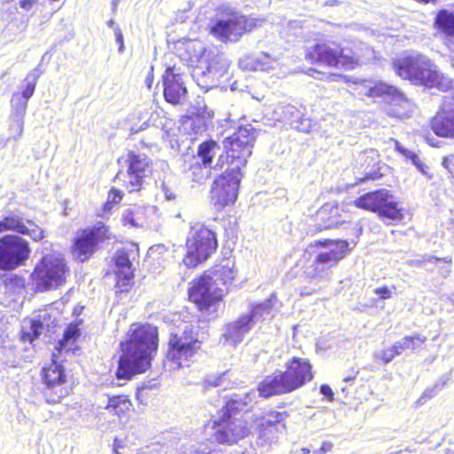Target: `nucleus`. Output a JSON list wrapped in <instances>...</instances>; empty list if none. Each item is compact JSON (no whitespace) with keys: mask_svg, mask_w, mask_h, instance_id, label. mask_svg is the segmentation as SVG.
Instances as JSON below:
<instances>
[{"mask_svg":"<svg viewBox=\"0 0 454 454\" xmlns=\"http://www.w3.org/2000/svg\"><path fill=\"white\" fill-rule=\"evenodd\" d=\"M145 387H138L136 391V398L138 402L142 403L144 399Z\"/></svg>","mask_w":454,"mask_h":454,"instance_id":"nucleus-53","label":"nucleus"},{"mask_svg":"<svg viewBox=\"0 0 454 454\" xmlns=\"http://www.w3.org/2000/svg\"><path fill=\"white\" fill-rule=\"evenodd\" d=\"M218 248L215 231L205 224L192 225L185 239L183 263L188 269H195L206 262Z\"/></svg>","mask_w":454,"mask_h":454,"instance_id":"nucleus-10","label":"nucleus"},{"mask_svg":"<svg viewBox=\"0 0 454 454\" xmlns=\"http://www.w3.org/2000/svg\"><path fill=\"white\" fill-rule=\"evenodd\" d=\"M217 147L215 140H207L200 143L198 146L197 154L201 159L203 165L210 167L213 162V151Z\"/></svg>","mask_w":454,"mask_h":454,"instance_id":"nucleus-33","label":"nucleus"},{"mask_svg":"<svg viewBox=\"0 0 454 454\" xmlns=\"http://www.w3.org/2000/svg\"><path fill=\"white\" fill-rule=\"evenodd\" d=\"M359 373V370L355 367H350L343 377V381L351 382L355 380Z\"/></svg>","mask_w":454,"mask_h":454,"instance_id":"nucleus-45","label":"nucleus"},{"mask_svg":"<svg viewBox=\"0 0 454 454\" xmlns=\"http://www.w3.org/2000/svg\"><path fill=\"white\" fill-rule=\"evenodd\" d=\"M226 72L223 54L212 49H204L193 68V76L201 87H211Z\"/></svg>","mask_w":454,"mask_h":454,"instance_id":"nucleus-18","label":"nucleus"},{"mask_svg":"<svg viewBox=\"0 0 454 454\" xmlns=\"http://www.w3.org/2000/svg\"><path fill=\"white\" fill-rule=\"evenodd\" d=\"M230 141H223V150L219 155L217 165L221 169L224 168L226 171L232 173H242L241 168L247 163V158L252 155L250 151H240L239 149H232Z\"/></svg>","mask_w":454,"mask_h":454,"instance_id":"nucleus-21","label":"nucleus"},{"mask_svg":"<svg viewBox=\"0 0 454 454\" xmlns=\"http://www.w3.org/2000/svg\"><path fill=\"white\" fill-rule=\"evenodd\" d=\"M123 197L124 193L121 191L112 187L108 191L107 199L103 205V212L105 214H109L115 207H118L121 204Z\"/></svg>","mask_w":454,"mask_h":454,"instance_id":"nucleus-35","label":"nucleus"},{"mask_svg":"<svg viewBox=\"0 0 454 454\" xmlns=\"http://www.w3.org/2000/svg\"><path fill=\"white\" fill-rule=\"evenodd\" d=\"M353 205L360 209L376 214L380 218L400 222L404 217V209L391 191L380 188L367 192L357 197Z\"/></svg>","mask_w":454,"mask_h":454,"instance_id":"nucleus-14","label":"nucleus"},{"mask_svg":"<svg viewBox=\"0 0 454 454\" xmlns=\"http://www.w3.org/2000/svg\"><path fill=\"white\" fill-rule=\"evenodd\" d=\"M36 4L37 0H20L19 3L20 7L25 11H30Z\"/></svg>","mask_w":454,"mask_h":454,"instance_id":"nucleus-47","label":"nucleus"},{"mask_svg":"<svg viewBox=\"0 0 454 454\" xmlns=\"http://www.w3.org/2000/svg\"><path fill=\"white\" fill-rule=\"evenodd\" d=\"M392 289H395V286H392L391 288H389L387 286H380L374 289V294H377L380 299L382 300H387L392 297Z\"/></svg>","mask_w":454,"mask_h":454,"instance_id":"nucleus-42","label":"nucleus"},{"mask_svg":"<svg viewBox=\"0 0 454 454\" xmlns=\"http://www.w3.org/2000/svg\"><path fill=\"white\" fill-rule=\"evenodd\" d=\"M434 26L436 31L445 39V44L449 45L454 38V12L441 9L437 12Z\"/></svg>","mask_w":454,"mask_h":454,"instance_id":"nucleus-28","label":"nucleus"},{"mask_svg":"<svg viewBox=\"0 0 454 454\" xmlns=\"http://www.w3.org/2000/svg\"><path fill=\"white\" fill-rule=\"evenodd\" d=\"M31 254L27 240L6 234L0 238V270L12 271L26 264Z\"/></svg>","mask_w":454,"mask_h":454,"instance_id":"nucleus-17","label":"nucleus"},{"mask_svg":"<svg viewBox=\"0 0 454 454\" xmlns=\"http://www.w3.org/2000/svg\"><path fill=\"white\" fill-rule=\"evenodd\" d=\"M5 288L16 289L25 287V278L18 274L11 275L4 279Z\"/></svg>","mask_w":454,"mask_h":454,"instance_id":"nucleus-41","label":"nucleus"},{"mask_svg":"<svg viewBox=\"0 0 454 454\" xmlns=\"http://www.w3.org/2000/svg\"><path fill=\"white\" fill-rule=\"evenodd\" d=\"M70 277L71 269L65 256L52 252L41 257L29 278L34 289L43 293L66 286Z\"/></svg>","mask_w":454,"mask_h":454,"instance_id":"nucleus-8","label":"nucleus"},{"mask_svg":"<svg viewBox=\"0 0 454 454\" xmlns=\"http://www.w3.org/2000/svg\"><path fill=\"white\" fill-rule=\"evenodd\" d=\"M350 251L349 242L342 239H320L309 243L296 262L301 277L309 284L301 294L312 295L320 292V283L331 280L332 269L346 258Z\"/></svg>","mask_w":454,"mask_h":454,"instance_id":"nucleus-3","label":"nucleus"},{"mask_svg":"<svg viewBox=\"0 0 454 454\" xmlns=\"http://www.w3.org/2000/svg\"><path fill=\"white\" fill-rule=\"evenodd\" d=\"M115 37H116V41L119 44V51L121 52L124 50V39H123V35L120 29L115 30Z\"/></svg>","mask_w":454,"mask_h":454,"instance_id":"nucleus-50","label":"nucleus"},{"mask_svg":"<svg viewBox=\"0 0 454 454\" xmlns=\"http://www.w3.org/2000/svg\"><path fill=\"white\" fill-rule=\"evenodd\" d=\"M248 395L241 396L232 394L224 397L223 405L217 411V417L208 420L205 427L214 429L215 442L222 445L238 443L250 434L247 421H239L238 416L247 411Z\"/></svg>","mask_w":454,"mask_h":454,"instance_id":"nucleus-4","label":"nucleus"},{"mask_svg":"<svg viewBox=\"0 0 454 454\" xmlns=\"http://www.w3.org/2000/svg\"><path fill=\"white\" fill-rule=\"evenodd\" d=\"M313 72H315L317 74H321L319 71H317V70H313Z\"/></svg>","mask_w":454,"mask_h":454,"instance_id":"nucleus-58","label":"nucleus"},{"mask_svg":"<svg viewBox=\"0 0 454 454\" xmlns=\"http://www.w3.org/2000/svg\"><path fill=\"white\" fill-rule=\"evenodd\" d=\"M139 256V248L136 245L117 249L111 258L112 269L106 275L114 276V290L116 297L130 293L135 286V269L133 261Z\"/></svg>","mask_w":454,"mask_h":454,"instance_id":"nucleus-13","label":"nucleus"},{"mask_svg":"<svg viewBox=\"0 0 454 454\" xmlns=\"http://www.w3.org/2000/svg\"><path fill=\"white\" fill-rule=\"evenodd\" d=\"M342 78V75L336 73H329L325 75V80L329 82L338 81Z\"/></svg>","mask_w":454,"mask_h":454,"instance_id":"nucleus-52","label":"nucleus"},{"mask_svg":"<svg viewBox=\"0 0 454 454\" xmlns=\"http://www.w3.org/2000/svg\"><path fill=\"white\" fill-rule=\"evenodd\" d=\"M417 167V168L423 174H426V170H425V168L426 166L422 163V161L420 160L419 163H417L415 165Z\"/></svg>","mask_w":454,"mask_h":454,"instance_id":"nucleus-55","label":"nucleus"},{"mask_svg":"<svg viewBox=\"0 0 454 454\" xmlns=\"http://www.w3.org/2000/svg\"><path fill=\"white\" fill-rule=\"evenodd\" d=\"M408 159L411 160L414 165H416L417 163H419L420 161L419 156L413 152L411 153V155Z\"/></svg>","mask_w":454,"mask_h":454,"instance_id":"nucleus-54","label":"nucleus"},{"mask_svg":"<svg viewBox=\"0 0 454 454\" xmlns=\"http://www.w3.org/2000/svg\"><path fill=\"white\" fill-rule=\"evenodd\" d=\"M42 327V323L38 320H33L30 325V329L28 332H22L21 340L23 341H28L32 343L35 339H37L40 335V328Z\"/></svg>","mask_w":454,"mask_h":454,"instance_id":"nucleus-38","label":"nucleus"},{"mask_svg":"<svg viewBox=\"0 0 454 454\" xmlns=\"http://www.w3.org/2000/svg\"><path fill=\"white\" fill-rule=\"evenodd\" d=\"M383 174L381 173L380 168L372 169L369 172H366L363 176L356 177L354 185H359L370 181H377L383 177Z\"/></svg>","mask_w":454,"mask_h":454,"instance_id":"nucleus-39","label":"nucleus"},{"mask_svg":"<svg viewBox=\"0 0 454 454\" xmlns=\"http://www.w3.org/2000/svg\"><path fill=\"white\" fill-rule=\"evenodd\" d=\"M402 353L396 348V342L390 348L383 349L380 355L377 356V359L381 361L383 364L390 363L395 356H400Z\"/></svg>","mask_w":454,"mask_h":454,"instance_id":"nucleus-40","label":"nucleus"},{"mask_svg":"<svg viewBox=\"0 0 454 454\" xmlns=\"http://www.w3.org/2000/svg\"><path fill=\"white\" fill-rule=\"evenodd\" d=\"M223 141L232 142V149H239V152H253V148L255 143L254 129L251 126H240L233 134L226 137Z\"/></svg>","mask_w":454,"mask_h":454,"instance_id":"nucleus-26","label":"nucleus"},{"mask_svg":"<svg viewBox=\"0 0 454 454\" xmlns=\"http://www.w3.org/2000/svg\"><path fill=\"white\" fill-rule=\"evenodd\" d=\"M365 95L368 98H395L401 96L400 91L395 86L387 84L383 82H376L372 86L369 87Z\"/></svg>","mask_w":454,"mask_h":454,"instance_id":"nucleus-30","label":"nucleus"},{"mask_svg":"<svg viewBox=\"0 0 454 454\" xmlns=\"http://www.w3.org/2000/svg\"><path fill=\"white\" fill-rule=\"evenodd\" d=\"M427 338L421 334L408 335L403 337L401 340L396 341V348L403 353L404 350H411V352H418L422 348V346L427 342Z\"/></svg>","mask_w":454,"mask_h":454,"instance_id":"nucleus-31","label":"nucleus"},{"mask_svg":"<svg viewBox=\"0 0 454 454\" xmlns=\"http://www.w3.org/2000/svg\"><path fill=\"white\" fill-rule=\"evenodd\" d=\"M301 451L304 453V454H308L309 452V449H306V448H303L301 450Z\"/></svg>","mask_w":454,"mask_h":454,"instance_id":"nucleus-57","label":"nucleus"},{"mask_svg":"<svg viewBox=\"0 0 454 454\" xmlns=\"http://www.w3.org/2000/svg\"><path fill=\"white\" fill-rule=\"evenodd\" d=\"M429 125L437 137L454 139V108L437 111L431 118Z\"/></svg>","mask_w":454,"mask_h":454,"instance_id":"nucleus-24","label":"nucleus"},{"mask_svg":"<svg viewBox=\"0 0 454 454\" xmlns=\"http://www.w3.org/2000/svg\"><path fill=\"white\" fill-rule=\"evenodd\" d=\"M37 77L34 74H28L26 76V87L21 93L15 92L11 98L12 106L17 110H25L27 107V100L33 96L36 85Z\"/></svg>","mask_w":454,"mask_h":454,"instance_id":"nucleus-29","label":"nucleus"},{"mask_svg":"<svg viewBox=\"0 0 454 454\" xmlns=\"http://www.w3.org/2000/svg\"><path fill=\"white\" fill-rule=\"evenodd\" d=\"M208 168L209 167L196 162L189 167L187 170L188 176L194 184H205L210 176V170Z\"/></svg>","mask_w":454,"mask_h":454,"instance_id":"nucleus-32","label":"nucleus"},{"mask_svg":"<svg viewBox=\"0 0 454 454\" xmlns=\"http://www.w3.org/2000/svg\"><path fill=\"white\" fill-rule=\"evenodd\" d=\"M320 393L325 396H327L330 400L333 398V393L332 388L324 384L320 387Z\"/></svg>","mask_w":454,"mask_h":454,"instance_id":"nucleus-49","label":"nucleus"},{"mask_svg":"<svg viewBox=\"0 0 454 454\" xmlns=\"http://www.w3.org/2000/svg\"><path fill=\"white\" fill-rule=\"evenodd\" d=\"M127 162L126 174L118 172L114 179L121 181L129 192H139L145 177L150 172L151 161L146 155L130 151L127 154Z\"/></svg>","mask_w":454,"mask_h":454,"instance_id":"nucleus-19","label":"nucleus"},{"mask_svg":"<svg viewBox=\"0 0 454 454\" xmlns=\"http://www.w3.org/2000/svg\"><path fill=\"white\" fill-rule=\"evenodd\" d=\"M333 449V444L329 441H325L322 443L319 449L314 451L315 454H325L330 452Z\"/></svg>","mask_w":454,"mask_h":454,"instance_id":"nucleus-46","label":"nucleus"},{"mask_svg":"<svg viewBox=\"0 0 454 454\" xmlns=\"http://www.w3.org/2000/svg\"><path fill=\"white\" fill-rule=\"evenodd\" d=\"M105 409L119 419H127L134 411V405L129 395L125 394L107 395Z\"/></svg>","mask_w":454,"mask_h":454,"instance_id":"nucleus-25","label":"nucleus"},{"mask_svg":"<svg viewBox=\"0 0 454 454\" xmlns=\"http://www.w3.org/2000/svg\"><path fill=\"white\" fill-rule=\"evenodd\" d=\"M395 148L400 154L404 156L406 159H408L411 153H412L411 151L401 145L398 142H395Z\"/></svg>","mask_w":454,"mask_h":454,"instance_id":"nucleus-48","label":"nucleus"},{"mask_svg":"<svg viewBox=\"0 0 454 454\" xmlns=\"http://www.w3.org/2000/svg\"><path fill=\"white\" fill-rule=\"evenodd\" d=\"M5 231L27 236L35 242L41 241L45 236L44 230L34 221L25 219L14 213H10L0 220V233Z\"/></svg>","mask_w":454,"mask_h":454,"instance_id":"nucleus-20","label":"nucleus"},{"mask_svg":"<svg viewBox=\"0 0 454 454\" xmlns=\"http://www.w3.org/2000/svg\"><path fill=\"white\" fill-rule=\"evenodd\" d=\"M392 67L396 75L413 84L447 91L450 81L441 73L430 59L422 53H409L393 60Z\"/></svg>","mask_w":454,"mask_h":454,"instance_id":"nucleus-7","label":"nucleus"},{"mask_svg":"<svg viewBox=\"0 0 454 454\" xmlns=\"http://www.w3.org/2000/svg\"><path fill=\"white\" fill-rule=\"evenodd\" d=\"M221 13L227 16V19L216 20L208 32L223 43L239 42L244 35L252 32L262 23L261 19L239 14L231 9H224Z\"/></svg>","mask_w":454,"mask_h":454,"instance_id":"nucleus-12","label":"nucleus"},{"mask_svg":"<svg viewBox=\"0 0 454 454\" xmlns=\"http://www.w3.org/2000/svg\"><path fill=\"white\" fill-rule=\"evenodd\" d=\"M122 223L125 226H137L138 223L135 220V212L132 209H128L122 216Z\"/></svg>","mask_w":454,"mask_h":454,"instance_id":"nucleus-43","label":"nucleus"},{"mask_svg":"<svg viewBox=\"0 0 454 454\" xmlns=\"http://www.w3.org/2000/svg\"><path fill=\"white\" fill-rule=\"evenodd\" d=\"M285 416V412L271 410L263 415L255 417L254 421L258 436L260 438L265 437L269 433L272 432L284 420Z\"/></svg>","mask_w":454,"mask_h":454,"instance_id":"nucleus-27","label":"nucleus"},{"mask_svg":"<svg viewBox=\"0 0 454 454\" xmlns=\"http://www.w3.org/2000/svg\"><path fill=\"white\" fill-rule=\"evenodd\" d=\"M164 85L163 95L168 103L178 105L186 94V88L184 86L179 74L174 73V67H167L163 75Z\"/></svg>","mask_w":454,"mask_h":454,"instance_id":"nucleus-22","label":"nucleus"},{"mask_svg":"<svg viewBox=\"0 0 454 454\" xmlns=\"http://www.w3.org/2000/svg\"><path fill=\"white\" fill-rule=\"evenodd\" d=\"M109 225L100 223L77 230L71 239L69 252L77 262H86L100 250L103 244L114 239Z\"/></svg>","mask_w":454,"mask_h":454,"instance_id":"nucleus-11","label":"nucleus"},{"mask_svg":"<svg viewBox=\"0 0 454 454\" xmlns=\"http://www.w3.org/2000/svg\"><path fill=\"white\" fill-rule=\"evenodd\" d=\"M235 263L222 258L194 277L187 287V301L203 317L215 318L225 308V297L234 286Z\"/></svg>","mask_w":454,"mask_h":454,"instance_id":"nucleus-1","label":"nucleus"},{"mask_svg":"<svg viewBox=\"0 0 454 454\" xmlns=\"http://www.w3.org/2000/svg\"><path fill=\"white\" fill-rule=\"evenodd\" d=\"M273 63L274 58L271 55L262 52L252 59L251 67L254 70L268 71L272 67Z\"/></svg>","mask_w":454,"mask_h":454,"instance_id":"nucleus-36","label":"nucleus"},{"mask_svg":"<svg viewBox=\"0 0 454 454\" xmlns=\"http://www.w3.org/2000/svg\"><path fill=\"white\" fill-rule=\"evenodd\" d=\"M160 345L158 327L149 323H133L119 344L121 351L115 377L130 380L150 371Z\"/></svg>","mask_w":454,"mask_h":454,"instance_id":"nucleus-2","label":"nucleus"},{"mask_svg":"<svg viewBox=\"0 0 454 454\" xmlns=\"http://www.w3.org/2000/svg\"><path fill=\"white\" fill-rule=\"evenodd\" d=\"M153 80H154V75H153V67H152L150 73L147 74V76L145 78V83H146V86L148 89L152 88Z\"/></svg>","mask_w":454,"mask_h":454,"instance_id":"nucleus-51","label":"nucleus"},{"mask_svg":"<svg viewBox=\"0 0 454 454\" xmlns=\"http://www.w3.org/2000/svg\"><path fill=\"white\" fill-rule=\"evenodd\" d=\"M119 447H120V445H114V450L115 454H121V452L118 451Z\"/></svg>","mask_w":454,"mask_h":454,"instance_id":"nucleus-56","label":"nucleus"},{"mask_svg":"<svg viewBox=\"0 0 454 454\" xmlns=\"http://www.w3.org/2000/svg\"><path fill=\"white\" fill-rule=\"evenodd\" d=\"M40 376L43 384V394L48 403H59L69 395L70 387L67 385L66 370L58 362L56 355H53L51 363L42 368Z\"/></svg>","mask_w":454,"mask_h":454,"instance_id":"nucleus-16","label":"nucleus"},{"mask_svg":"<svg viewBox=\"0 0 454 454\" xmlns=\"http://www.w3.org/2000/svg\"><path fill=\"white\" fill-rule=\"evenodd\" d=\"M442 166L447 169L450 174L454 175V153L443 157Z\"/></svg>","mask_w":454,"mask_h":454,"instance_id":"nucleus-44","label":"nucleus"},{"mask_svg":"<svg viewBox=\"0 0 454 454\" xmlns=\"http://www.w3.org/2000/svg\"><path fill=\"white\" fill-rule=\"evenodd\" d=\"M341 213L342 208L337 201L324 203L316 212L318 230L323 231L337 227L343 222Z\"/></svg>","mask_w":454,"mask_h":454,"instance_id":"nucleus-23","label":"nucleus"},{"mask_svg":"<svg viewBox=\"0 0 454 454\" xmlns=\"http://www.w3.org/2000/svg\"><path fill=\"white\" fill-rule=\"evenodd\" d=\"M304 59L311 65L351 71L363 64L364 48L354 42L343 46L335 41L319 40L306 49Z\"/></svg>","mask_w":454,"mask_h":454,"instance_id":"nucleus-5","label":"nucleus"},{"mask_svg":"<svg viewBox=\"0 0 454 454\" xmlns=\"http://www.w3.org/2000/svg\"><path fill=\"white\" fill-rule=\"evenodd\" d=\"M80 336V329L77 324L72 323L66 328L63 337L59 340L56 348L61 352L68 343L74 344Z\"/></svg>","mask_w":454,"mask_h":454,"instance_id":"nucleus-34","label":"nucleus"},{"mask_svg":"<svg viewBox=\"0 0 454 454\" xmlns=\"http://www.w3.org/2000/svg\"><path fill=\"white\" fill-rule=\"evenodd\" d=\"M254 325V314H245L240 316L234 323H233V330L236 333H247L250 330L251 326Z\"/></svg>","mask_w":454,"mask_h":454,"instance_id":"nucleus-37","label":"nucleus"},{"mask_svg":"<svg viewBox=\"0 0 454 454\" xmlns=\"http://www.w3.org/2000/svg\"><path fill=\"white\" fill-rule=\"evenodd\" d=\"M314 379L313 365L309 358L292 356L284 371L266 376L258 385L259 395L269 398L292 393Z\"/></svg>","mask_w":454,"mask_h":454,"instance_id":"nucleus-6","label":"nucleus"},{"mask_svg":"<svg viewBox=\"0 0 454 454\" xmlns=\"http://www.w3.org/2000/svg\"><path fill=\"white\" fill-rule=\"evenodd\" d=\"M242 176V173L224 170L213 180L208 200L215 211L222 212L236 203Z\"/></svg>","mask_w":454,"mask_h":454,"instance_id":"nucleus-15","label":"nucleus"},{"mask_svg":"<svg viewBox=\"0 0 454 454\" xmlns=\"http://www.w3.org/2000/svg\"><path fill=\"white\" fill-rule=\"evenodd\" d=\"M202 341L193 327L186 326L182 333H171L167 342L165 363L173 369L189 367L201 352Z\"/></svg>","mask_w":454,"mask_h":454,"instance_id":"nucleus-9","label":"nucleus"}]
</instances>
